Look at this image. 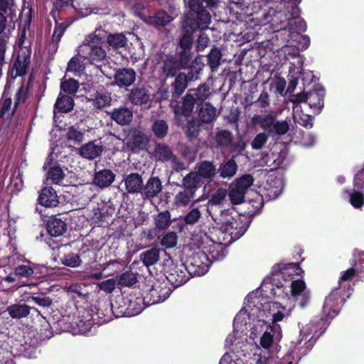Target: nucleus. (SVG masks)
I'll return each mask as SVG.
<instances>
[{"label":"nucleus","mask_w":364,"mask_h":364,"mask_svg":"<svg viewBox=\"0 0 364 364\" xmlns=\"http://www.w3.org/2000/svg\"><path fill=\"white\" fill-rule=\"evenodd\" d=\"M266 330L260 337L259 345L264 349L269 350L273 343V329L270 326H266Z\"/></svg>","instance_id":"43"},{"label":"nucleus","mask_w":364,"mask_h":364,"mask_svg":"<svg viewBox=\"0 0 364 364\" xmlns=\"http://www.w3.org/2000/svg\"><path fill=\"white\" fill-rule=\"evenodd\" d=\"M208 65L210 66L211 70L213 71L216 70L220 64L222 58V53L220 50L217 48H213L208 53Z\"/></svg>","instance_id":"41"},{"label":"nucleus","mask_w":364,"mask_h":364,"mask_svg":"<svg viewBox=\"0 0 364 364\" xmlns=\"http://www.w3.org/2000/svg\"><path fill=\"white\" fill-rule=\"evenodd\" d=\"M73 107V99L70 96L63 95L57 99L53 112L55 114V110L57 109L60 112L67 113L70 112Z\"/></svg>","instance_id":"33"},{"label":"nucleus","mask_w":364,"mask_h":364,"mask_svg":"<svg viewBox=\"0 0 364 364\" xmlns=\"http://www.w3.org/2000/svg\"><path fill=\"white\" fill-rule=\"evenodd\" d=\"M192 58L191 50H181L180 52L179 62L182 67L188 65Z\"/></svg>","instance_id":"64"},{"label":"nucleus","mask_w":364,"mask_h":364,"mask_svg":"<svg viewBox=\"0 0 364 364\" xmlns=\"http://www.w3.org/2000/svg\"><path fill=\"white\" fill-rule=\"evenodd\" d=\"M350 203L355 208H361L364 203L363 194L358 191L350 193Z\"/></svg>","instance_id":"59"},{"label":"nucleus","mask_w":364,"mask_h":364,"mask_svg":"<svg viewBox=\"0 0 364 364\" xmlns=\"http://www.w3.org/2000/svg\"><path fill=\"white\" fill-rule=\"evenodd\" d=\"M66 139L76 144H80L84 140V133L78 128L71 126L68 129Z\"/></svg>","instance_id":"46"},{"label":"nucleus","mask_w":364,"mask_h":364,"mask_svg":"<svg viewBox=\"0 0 364 364\" xmlns=\"http://www.w3.org/2000/svg\"><path fill=\"white\" fill-rule=\"evenodd\" d=\"M154 222L156 228L164 230L171 225V214L168 210L159 213L154 217Z\"/></svg>","instance_id":"39"},{"label":"nucleus","mask_w":364,"mask_h":364,"mask_svg":"<svg viewBox=\"0 0 364 364\" xmlns=\"http://www.w3.org/2000/svg\"><path fill=\"white\" fill-rule=\"evenodd\" d=\"M308 92H301L296 95H292L289 97V101L293 104V107L301 106V102L307 103Z\"/></svg>","instance_id":"61"},{"label":"nucleus","mask_w":364,"mask_h":364,"mask_svg":"<svg viewBox=\"0 0 364 364\" xmlns=\"http://www.w3.org/2000/svg\"><path fill=\"white\" fill-rule=\"evenodd\" d=\"M268 135L264 132L257 134L251 142L252 149L260 150L267 144Z\"/></svg>","instance_id":"52"},{"label":"nucleus","mask_w":364,"mask_h":364,"mask_svg":"<svg viewBox=\"0 0 364 364\" xmlns=\"http://www.w3.org/2000/svg\"><path fill=\"white\" fill-rule=\"evenodd\" d=\"M210 263L209 257L204 251L198 252L191 259V265L193 268L196 267L193 272L198 275L203 274L208 272Z\"/></svg>","instance_id":"14"},{"label":"nucleus","mask_w":364,"mask_h":364,"mask_svg":"<svg viewBox=\"0 0 364 364\" xmlns=\"http://www.w3.org/2000/svg\"><path fill=\"white\" fill-rule=\"evenodd\" d=\"M173 20L172 17L166 12H159L155 16H145L144 21L151 26H164Z\"/></svg>","instance_id":"31"},{"label":"nucleus","mask_w":364,"mask_h":364,"mask_svg":"<svg viewBox=\"0 0 364 364\" xmlns=\"http://www.w3.org/2000/svg\"><path fill=\"white\" fill-rule=\"evenodd\" d=\"M166 277L174 287L184 284L189 279L187 269L183 264L170 266L166 271Z\"/></svg>","instance_id":"9"},{"label":"nucleus","mask_w":364,"mask_h":364,"mask_svg":"<svg viewBox=\"0 0 364 364\" xmlns=\"http://www.w3.org/2000/svg\"><path fill=\"white\" fill-rule=\"evenodd\" d=\"M136 277L132 272H125L119 276V283L122 285L129 287L135 284Z\"/></svg>","instance_id":"57"},{"label":"nucleus","mask_w":364,"mask_h":364,"mask_svg":"<svg viewBox=\"0 0 364 364\" xmlns=\"http://www.w3.org/2000/svg\"><path fill=\"white\" fill-rule=\"evenodd\" d=\"M217 116V110L210 103H205L202 105L199 110L198 117L200 120L205 124H210Z\"/></svg>","instance_id":"26"},{"label":"nucleus","mask_w":364,"mask_h":364,"mask_svg":"<svg viewBox=\"0 0 364 364\" xmlns=\"http://www.w3.org/2000/svg\"><path fill=\"white\" fill-rule=\"evenodd\" d=\"M193 97L197 101H205L210 95L209 87L205 85L199 86L197 89L192 90Z\"/></svg>","instance_id":"56"},{"label":"nucleus","mask_w":364,"mask_h":364,"mask_svg":"<svg viewBox=\"0 0 364 364\" xmlns=\"http://www.w3.org/2000/svg\"><path fill=\"white\" fill-rule=\"evenodd\" d=\"M38 201L45 207H55L59 203L56 191L50 186L45 187L41 190Z\"/></svg>","instance_id":"18"},{"label":"nucleus","mask_w":364,"mask_h":364,"mask_svg":"<svg viewBox=\"0 0 364 364\" xmlns=\"http://www.w3.org/2000/svg\"><path fill=\"white\" fill-rule=\"evenodd\" d=\"M66 230V223L60 218H51L47 223V230L51 236L58 237L62 235Z\"/></svg>","instance_id":"25"},{"label":"nucleus","mask_w":364,"mask_h":364,"mask_svg":"<svg viewBox=\"0 0 364 364\" xmlns=\"http://www.w3.org/2000/svg\"><path fill=\"white\" fill-rule=\"evenodd\" d=\"M278 18L279 22L278 23L279 30H287L290 32H296L297 18L299 14L296 12H288L287 14L279 13Z\"/></svg>","instance_id":"17"},{"label":"nucleus","mask_w":364,"mask_h":364,"mask_svg":"<svg viewBox=\"0 0 364 364\" xmlns=\"http://www.w3.org/2000/svg\"><path fill=\"white\" fill-rule=\"evenodd\" d=\"M184 176L182 179L183 190L178 191L174 196L173 203L178 208H184L191 204L196 196V191L199 188L194 178Z\"/></svg>","instance_id":"4"},{"label":"nucleus","mask_w":364,"mask_h":364,"mask_svg":"<svg viewBox=\"0 0 364 364\" xmlns=\"http://www.w3.org/2000/svg\"><path fill=\"white\" fill-rule=\"evenodd\" d=\"M344 301V297L341 295V289H334L325 299L323 306V314L331 318L335 317L338 313L339 306Z\"/></svg>","instance_id":"7"},{"label":"nucleus","mask_w":364,"mask_h":364,"mask_svg":"<svg viewBox=\"0 0 364 364\" xmlns=\"http://www.w3.org/2000/svg\"><path fill=\"white\" fill-rule=\"evenodd\" d=\"M233 139V135L231 132L226 129H218L214 136V140L216 146L220 149H224L229 146Z\"/></svg>","instance_id":"27"},{"label":"nucleus","mask_w":364,"mask_h":364,"mask_svg":"<svg viewBox=\"0 0 364 364\" xmlns=\"http://www.w3.org/2000/svg\"><path fill=\"white\" fill-rule=\"evenodd\" d=\"M114 83L119 87H128L136 80V72L132 68H121L116 70Z\"/></svg>","instance_id":"10"},{"label":"nucleus","mask_w":364,"mask_h":364,"mask_svg":"<svg viewBox=\"0 0 364 364\" xmlns=\"http://www.w3.org/2000/svg\"><path fill=\"white\" fill-rule=\"evenodd\" d=\"M169 295L170 292L168 288L161 284H155L149 290V292L145 298L147 299L149 297V302L151 304H154L165 301Z\"/></svg>","instance_id":"16"},{"label":"nucleus","mask_w":364,"mask_h":364,"mask_svg":"<svg viewBox=\"0 0 364 364\" xmlns=\"http://www.w3.org/2000/svg\"><path fill=\"white\" fill-rule=\"evenodd\" d=\"M67 25L63 22V23H56L55 30L53 34V41L55 42H58L63 35L65 29H66Z\"/></svg>","instance_id":"63"},{"label":"nucleus","mask_w":364,"mask_h":364,"mask_svg":"<svg viewBox=\"0 0 364 364\" xmlns=\"http://www.w3.org/2000/svg\"><path fill=\"white\" fill-rule=\"evenodd\" d=\"M151 129L157 138L163 139L168 133V126L166 121L157 119L153 123Z\"/></svg>","instance_id":"40"},{"label":"nucleus","mask_w":364,"mask_h":364,"mask_svg":"<svg viewBox=\"0 0 364 364\" xmlns=\"http://www.w3.org/2000/svg\"><path fill=\"white\" fill-rule=\"evenodd\" d=\"M111 93L107 90H101L96 93L92 100V105L97 109H102L111 105Z\"/></svg>","instance_id":"35"},{"label":"nucleus","mask_w":364,"mask_h":364,"mask_svg":"<svg viewBox=\"0 0 364 364\" xmlns=\"http://www.w3.org/2000/svg\"><path fill=\"white\" fill-rule=\"evenodd\" d=\"M61 90L68 94L75 93L79 88V83L74 79L63 81L60 85Z\"/></svg>","instance_id":"53"},{"label":"nucleus","mask_w":364,"mask_h":364,"mask_svg":"<svg viewBox=\"0 0 364 364\" xmlns=\"http://www.w3.org/2000/svg\"><path fill=\"white\" fill-rule=\"evenodd\" d=\"M198 200H194L191 205V208L183 218V220L186 225H193L197 223L202 217V212L199 207H196V203Z\"/></svg>","instance_id":"36"},{"label":"nucleus","mask_w":364,"mask_h":364,"mask_svg":"<svg viewBox=\"0 0 364 364\" xmlns=\"http://www.w3.org/2000/svg\"><path fill=\"white\" fill-rule=\"evenodd\" d=\"M80 57L77 55L71 58L68 64L67 70L75 73H80L85 69V65Z\"/></svg>","instance_id":"49"},{"label":"nucleus","mask_w":364,"mask_h":364,"mask_svg":"<svg viewBox=\"0 0 364 364\" xmlns=\"http://www.w3.org/2000/svg\"><path fill=\"white\" fill-rule=\"evenodd\" d=\"M177 238L176 232H168L162 237L161 245L166 248H172L176 245Z\"/></svg>","instance_id":"55"},{"label":"nucleus","mask_w":364,"mask_h":364,"mask_svg":"<svg viewBox=\"0 0 364 364\" xmlns=\"http://www.w3.org/2000/svg\"><path fill=\"white\" fill-rule=\"evenodd\" d=\"M154 154L155 158L162 162H171L173 167L176 170L185 168V164L172 151L171 147L166 144H156L154 148Z\"/></svg>","instance_id":"6"},{"label":"nucleus","mask_w":364,"mask_h":364,"mask_svg":"<svg viewBox=\"0 0 364 364\" xmlns=\"http://www.w3.org/2000/svg\"><path fill=\"white\" fill-rule=\"evenodd\" d=\"M103 151V147L100 143L95 141H89L83 144L79 149V154L87 159L93 160L99 157Z\"/></svg>","instance_id":"13"},{"label":"nucleus","mask_w":364,"mask_h":364,"mask_svg":"<svg viewBox=\"0 0 364 364\" xmlns=\"http://www.w3.org/2000/svg\"><path fill=\"white\" fill-rule=\"evenodd\" d=\"M196 14H197V22L191 23L189 19H186L184 26L189 27L192 31L208 28L211 22V16L209 12L204 9Z\"/></svg>","instance_id":"19"},{"label":"nucleus","mask_w":364,"mask_h":364,"mask_svg":"<svg viewBox=\"0 0 364 364\" xmlns=\"http://www.w3.org/2000/svg\"><path fill=\"white\" fill-rule=\"evenodd\" d=\"M110 117L119 125H127L133 119V112L124 107L115 108L110 113Z\"/></svg>","instance_id":"20"},{"label":"nucleus","mask_w":364,"mask_h":364,"mask_svg":"<svg viewBox=\"0 0 364 364\" xmlns=\"http://www.w3.org/2000/svg\"><path fill=\"white\" fill-rule=\"evenodd\" d=\"M14 272L20 277H29L34 274V270L30 265L21 264L15 268Z\"/></svg>","instance_id":"60"},{"label":"nucleus","mask_w":364,"mask_h":364,"mask_svg":"<svg viewBox=\"0 0 364 364\" xmlns=\"http://www.w3.org/2000/svg\"><path fill=\"white\" fill-rule=\"evenodd\" d=\"M65 174L62 168L55 166L49 169L47 173V180H50L53 183L60 184L65 178Z\"/></svg>","instance_id":"38"},{"label":"nucleus","mask_w":364,"mask_h":364,"mask_svg":"<svg viewBox=\"0 0 364 364\" xmlns=\"http://www.w3.org/2000/svg\"><path fill=\"white\" fill-rule=\"evenodd\" d=\"M245 193V191L232 183L228 196L233 204H240L243 202Z\"/></svg>","instance_id":"42"},{"label":"nucleus","mask_w":364,"mask_h":364,"mask_svg":"<svg viewBox=\"0 0 364 364\" xmlns=\"http://www.w3.org/2000/svg\"><path fill=\"white\" fill-rule=\"evenodd\" d=\"M324 91L322 89L308 92L307 103L314 114H318L323 107Z\"/></svg>","instance_id":"23"},{"label":"nucleus","mask_w":364,"mask_h":364,"mask_svg":"<svg viewBox=\"0 0 364 364\" xmlns=\"http://www.w3.org/2000/svg\"><path fill=\"white\" fill-rule=\"evenodd\" d=\"M227 196V191L224 188H218L211 196L208 203L211 205H218L223 203Z\"/></svg>","instance_id":"54"},{"label":"nucleus","mask_w":364,"mask_h":364,"mask_svg":"<svg viewBox=\"0 0 364 364\" xmlns=\"http://www.w3.org/2000/svg\"><path fill=\"white\" fill-rule=\"evenodd\" d=\"M159 258L160 250L158 248H151L140 255V259L147 267L156 264Z\"/></svg>","instance_id":"34"},{"label":"nucleus","mask_w":364,"mask_h":364,"mask_svg":"<svg viewBox=\"0 0 364 364\" xmlns=\"http://www.w3.org/2000/svg\"><path fill=\"white\" fill-rule=\"evenodd\" d=\"M237 165L233 159L221 164L218 168L220 176L223 178L230 179L232 178L237 171Z\"/></svg>","instance_id":"28"},{"label":"nucleus","mask_w":364,"mask_h":364,"mask_svg":"<svg viewBox=\"0 0 364 364\" xmlns=\"http://www.w3.org/2000/svg\"><path fill=\"white\" fill-rule=\"evenodd\" d=\"M196 101L197 100L191 94L186 95L182 106V112L183 115L188 116L191 114L194 108Z\"/></svg>","instance_id":"51"},{"label":"nucleus","mask_w":364,"mask_h":364,"mask_svg":"<svg viewBox=\"0 0 364 364\" xmlns=\"http://www.w3.org/2000/svg\"><path fill=\"white\" fill-rule=\"evenodd\" d=\"M174 95L178 97L183 94L187 86V77L183 73L178 75L174 82Z\"/></svg>","instance_id":"45"},{"label":"nucleus","mask_w":364,"mask_h":364,"mask_svg":"<svg viewBox=\"0 0 364 364\" xmlns=\"http://www.w3.org/2000/svg\"><path fill=\"white\" fill-rule=\"evenodd\" d=\"M61 262L63 264L71 267H77L81 264L80 256L73 252L65 255L61 258Z\"/></svg>","instance_id":"50"},{"label":"nucleus","mask_w":364,"mask_h":364,"mask_svg":"<svg viewBox=\"0 0 364 364\" xmlns=\"http://www.w3.org/2000/svg\"><path fill=\"white\" fill-rule=\"evenodd\" d=\"M16 107L14 106L12 107V100L11 98H6L2 103L1 107L0 109V117H3L5 114L8 116L13 115Z\"/></svg>","instance_id":"58"},{"label":"nucleus","mask_w":364,"mask_h":364,"mask_svg":"<svg viewBox=\"0 0 364 364\" xmlns=\"http://www.w3.org/2000/svg\"><path fill=\"white\" fill-rule=\"evenodd\" d=\"M77 55L91 64L101 62L107 55L102 46V39L95 33L86 36L83 43L78 47Z\"/></svg>","instance_id":"3"},{"label":"nucleus","mask_w":364,"mask_h":364,"mask_svg":"<svg viewBox=\"0 0 364 364\" xmlns=\"http://www.w3.org/2000/svg\"><path fill=\"white\" fill-rule=\"evenodd\" d=\"M293 119L295 123L299 124L306 129H311L313 127V117L304 114L301 106L293 107Z\"/></svg>","instance_id":"24"},{"label":"nucleus","mask_w":364,"mask_h":364,"mask_svg":"<svg viewBox=\"0 0 364 364\" xmlns=\"http://www.w3.org/2000/svg\"><path fill=\"white\" fill-rule=\"evenodd\" d=\"M213 220L217 227H214L210 235L204 232L201 240L198 239V235L194 236L193 240L197 241L198 247L203 245L208 241L213 244V247H218L220 250L215 252L210 250V255L213 259H220L224 257L221 251L224 246L231 244L239 239L246 232L247 228L242 223L241 218L237 215L234 217L229 210H222L218 213H210Z\"/></svg>","instance_id":"1"},{"label":"nucleus","mask_w":364,"mask_h":364,"mask_svg":"<svg viewBox=\"0 0 364 364\" xmlns=\"http://www.w3.org/2000/svg\"><path fill=\"white\" fill-rule=\"evenodd\" d=\"M127 191L129 193H141L143 188L142 177L137 173H132L124 178Z\"/></svg>","instance_id":"21"},{"label":"nucleus","mask_w":364,"mask_h":364,"mask_svg":"<svg viewBox=\"0 0 364 364\" xmlns=\"http://www.w3.org/2000/svg\"><path fill=\"white\" fill-rule=\"evenodd\" d=\"M31 307L26 304H12L6 308V311L13 318H22L28 316L30 314Z\"/></svg>","instance_id":"30"},{"label":"nucleus","mask_w":364,"mask_h":364,"mask_svg":"<svg viewBox=\"0 0 364 364\" xmlns=\"http://www.w3.org/2000/svg\"><path fill=\"white\" fill-rule=\"evenodd\" d=\"M283 186V182L280 178L272 175L268 176L265 188L269 191L270 196L277 197L281 194Z\"/></svg>","instance_id":"32"},{"label":"nucleus","mask_w":364,"mask_h":364,"mask_svg":"<svg viewBox=\"0 0 364 364\" xmlns=\"http://www.w3.org/2000/svg\"><path fill=\"white\" fill-rule=\"evenodd\" d=\"M275 119L276 117L272 114H257L252 117V122L255 124L259 125L262 129L268 131L270 134Z\"/></svg>","instance_id":"29"},{"label":"nucleus","mask_w":364,"mask_h":364,"mask_svg":"<svg viewBox=\"0 0 364 364\" xmlns=\"http://www.w3.org/2000/svg\"><path fill=\"white\" fill-rule=\"evenodd\" d=\"M125 141L129 148L136 151L145 149L149 144V139L141 131L136 129H132L129 131L125 138Z\"/></svg>","instance_id":"8"},{"label":"nucleus","mask_w":364,"mask_h":364,"mask_svg":"<svg viewBox=\"0 0 364 364\" xmlns=\"http://www.w3.org/2000/svg\"><path fill=\"white\" fill-rule=\"evenodd\" d=\"M254 178L250 174H245L240 178L234 181L233 184L238 187V188L247 191V190L252 185Z\"/></svg>","instance_id":"48"},{"label":"nucleus","mask_w":364,"mask_h":364,"mask_svg":"<svg viewBox=\"0 0 364 364\" xmlns=\"http://www.w3.org/2000/svg\"><path fill=\"white\" fill-rule=\"evenodd\" d=\"M178 68L176 63L171 60H166L164 63V70L167 77H173L176 75Z\"/></svg>","instance_id":"62"},{"label":"nucleus","mask_w":364,"mask_h":364,"mask_svg":"<svg viewBox=\"0 0 364 364\" xmlns=\"http://www.w3.org/2000/svg\"><path fill=\"white\" fill-rule=\"evenodd\" d=\"M151 95L148 89L144 87H134L131 90L127 99L134 105H143L150 100Z\"/></svg>","instance_id":"12"},{"label":"nucleus","mask_w":364,"mask_h":364,"mask_svg":"<svg viewBox=\"0 0 364 364\" xmlns=\"http://www.w3.org/2000/svg\"><path fill=\"white\" fill-rule=\"evenodd\" d=\"M216 174V168L212 161H203L196 164L194 171L188 173L186 177L194 178L195 185L200 188L205 181H210Z\"/></svg>","instance_id":"5"},{"label":"nucleus","mask_w":364,"mask_h":364,"mask_svg":"<svg viewBox=\"0 0 364 364\" xmlns=\"http://www.w3.org/2000/svg\"><path fill=\"white\" fill-rule=\"evenodd\" d=\"M289 122L288 120L278 121L275 119L270 134L284 135L287 134L289 129Z\"/></svg>","instance_id":"47"},{"label":"nucleus","mask_w":364,"mask_h":364,"mask_svg":"<svg viewBox=\"0 0 364 364\" xmlns=\"http://www.w3.org/2000/svg\"><path fill=\"white\" fill-rule=\"evenodd\" d=\"M29 63L30 58L28 56H24L23 58L18 56L14 64L13 73L14 71L16 72V76H22L25 75L26 73Z\"/></svg>","instance_id":"37"},{"label":"nucleus","mask_w":364,"mask_h":364,"mask_svg":"<svg viewBox=\"0 0 364 364\" xmlns=\"http://www.w3.org/2000/svg\"><path fill=\"white\" fill-rule=\"evenodd\" d=\"M291 294L294 296H299V304L301 307H304L309 302V294L306 291V285L302 280H294L291 284Z\"/></svg>","instance_id":"22"},{"label":"nucleus","mask_w":364,"mask_h":364,"mask_svg":"<svg viewBox=\"0 0 364 364\" xmlns=\"http://www.w3.org/2000/svg\"><path fill=\"white\" fill-rule=\"evenodd\" d=\"M162 183L161 180L156 176H151L146 181L145 185H143L141 194L148 199H152L159 196L162 191Z\"/></svg>","instance_id":"11"},{"label":"nucleus","mask_w":364,"mask_h":364,"mask_svg":"<svg viewBox=\"0 0 364 364\" xmlns=\"http://www.w3.org/2000/svg\"><path fill=\"white\" fill-rule=\"evenodd\" d=\"M259 303V298H255L252 301H248L245 307V312L250 316H257L259 321L267 323L269 320H272L273 323L282 321L285 314L283 313L284 307L278 302H267L257 306L256 304Z\"/></svg>","instance_id":"2"},{"label":"nucleus","mask_w":364,"mask_h":364,"mask_svg":"<svg viewBox=\"0 0 364 364\" xmlns=\"http://www.w3.org/2000/svg\"><path fill=\"white\" fill-rule=\"evenodd\" d=\"M115 175L109 169H102L95 171L92 183L99 188H104L109 187L114 181Z\"/></svg>","instance_id":"15"},{"label":"nucleus","mask_w":364,"mask_h":364,"mask_svg":"<svg viewBox=\"0 0 364 364\" xmlns=\"http://www.w3.org/2000/svg\"><path fill=\"white\" fill-rule=\"evenodd\" d=\"M107 42L114 48H120L126 46L127 38L122 33L110 34L107 36Z\"/></svg>","instance_id":"44"}]
</instances>
